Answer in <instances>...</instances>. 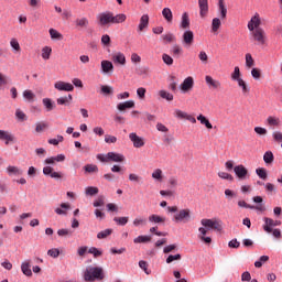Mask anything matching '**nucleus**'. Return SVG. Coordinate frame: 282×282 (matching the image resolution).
Here are the masks:
<instances>
[{"label":"nucleus","instance_id":"obj_7","mask_svg":"<svg viewBox=\"0 0 282 282\" xmlns=\"http://www.w3.org/2000/svg\"><path fill=\"white\" fill-rule=\"evenodd\" d=\"M247 28L249 32L261 30V15H259V13H254V15L248 22Z\"/></svg>","mask_w":282,"mask_h":282},{"label":"nucleus","instance_id":"obj_2","mask_svg":"<svg viewBox=\"0 0 282 282\" xmlns=\"http://www.w3.org/2000/svg\"><path fill=\"white\" fill-rule=\"evenodd\" d=\"M105 279V270L102 267H88L84 271V281L94 282L102 281Z\"/></svg>","mask_w":282,"mask_h":282},{"label":"nucleus","instance_id":"obj_5","mask_svg":"<svg viewBox=\"0 0 282 282\" xmlns=\"http://www.w3.org/2000/svg\"><path fill=\"white\" fill-rule=\"evenodd\" d=\"M173 221L175 224H188V221H191V209H180L176 214H174Z\"/></svg>","mask_w":282,"mask_h":282},{"label":"nucleus","instance_id":"obj_20","mask_svg":"<svg viewBox=\"0 0 282 282\" xmlns=\"http://www.w3.org/2000/svg\"><path fill=\"white\" fill-rule=\"evenodd\" d=\"M149 28V14H143L140 19V23L138 26L139 32H144Z\"/></svg>","mask_w":282,"mask_h":282},{"label":"nucleus","instance_id":"obj_64","mask_svg":"<svg viewBox=\"0 0 282 282\" xmlns=\"http://www.w3.org/2000/svg\"><path fill=\"white\" fill-rule=\"evenodd\" d=\"M58 237H69L72 236V230L69 229H59L57 231Z\"/></svg>","mask_w":282,"mask_h":282},{"label":"nucleus","instance_id":"obj_57","mask_svg":"<svg viewBox=\"0 0 282 282\" xmlns=\"http://www.w3.org/2000/svg\"><path fill=\"white\" fill-rule=\"evenodd\" d=\"M47 254L53 259H58V257L61 256V250H58L57 248H53L47 251Z\"/></svg>","mask_w":282,"mask_h":282},{"label":"nucleus","instance_id":"obj_44","mask_svg":"<svg viewBox=\"0 0 282 282\" xmlns=\"http://www.w3.org/2000/svg\"><path fill=\"white\" fill-rule=\"evenodd\" d=\"M151 241V236H138L134 238V243H149Z\"/></svg>","mask_w":282,"mask_h":282},{"label":"nucleus","instance_id":"obj_21","mask_svg":"<svg viewBox=\"0 0 282 282\" xmlns=\"http://www.w3.org/2000/svg\"><path fill=\"white\" fill-rule=\"evenodd\" d=\"M133 107H135V101L128 100V101L118 104L117 109L119 111H126V109H133Z\"/></svg>","mask_w":282,"mask_h":282},{"label":"nucleus","instance_id":"obj_27","mask_svg":"<svg viewBox=\"0 0 282 282\" xmlns=\"http://www.w3.org/2000/svg\"><path fill=\"white\" fill-rule=\"evenodd\" d=\"M76 28L86 29L89 28V19L87 18H78L75 20Z\"/></svg>","mask_w":282,"mask_h":282},{"label":"nucleus","instance_id":"obj_8","mask_svg":"<svg viewBox=\"0 0 282 282\" xmlns=\"http://www.w3.org/2000/svg\"><path fill=\"white\" fill-rule=\"evenodd\" d=\"M234 173H236V176L238 177V180H248V177H250V173L248 172V169H246V166L243 165H236L234 167Z\"/></svg>","mask_w":282,"mask_h":282},{"label":"nucleus","instance_id":"obj_10","mask_svg":"<svg viewBox=\"0 0 282 282\" xmlns=\"http://www.w3.org/2000/svg\"><path fill=\"white\" fill-rule=\"evenodd\" d=\"M131 142L133 143L134 149H142L144 147V139L139 137L135 132L129 134Z\"/></svg>","mask_w":282,"mask_h":282},{"label":"nucleus","instance_id":"obj_29","mask_svg":"<svg viewBox=\"0 0 282 282\" xmlns=\"http://www.w3.org/2000/svg\"><path fill=\"white\" fill-rule=\"evenodd\" d=\"M8 175H23V170L19 169L18 166L9 165L7 167Z\"/></svg>","mask_w":282,"mask_h":282},{"label":"nucleus","instance_id":"obj_35","mask_svg":"<svg viewBox=\"0 0 282 282\" xmlns=\"http://www.w3.org/2000/svg\"><path fill=\"white\" fill-rule=\"evenodd\" d=\"M197 120L200 121V124H204L206 129H213V123H210V121L204 117V115H199Z\"/></svg>","mask_w":282,"mask_h":282},{"label":"nucleus","instance_id":"obj_59","mask_svg":"<svg viewBox=\"0 0 282 282\" xmlns=\"http://www.w3.org/2000/svg\"><path fill=\"white\" fill-rule=\"evenodd\" d=\"M267 261H270V257L262 256V257H260L259 261L254 262V265H256V268H261L263 265V263H267Z\"/></svg>","mask_w":282,"mask_h":282},{"label":"nucleus","instance_id":"obj_62","mask_svg":"<svg viewBox=\"0 0 282 282\" xmlns=\"http://www.w3.org/2000/svg\"><path fill=\"white\" fill-rule=\"evenodd\" d=\"M86 195H90V197H93V195H98V187H94V186L86 187Z\"/></svg>","mask_w":282,"mask_h":282},{"label":"nucleus","instance_id":"obj_54","mask_svg":"<svg viewBox=\"0 0 282 282\" xmlns=\"http://www.w3.org/2000/svg\"><path fill=\"white\" fill-rule=\"evenodd\" d=\"M218 177H220L221 180H227L228 182L235 181V177L231 176V174H229L228 172H218Z\"/></svg>","mask_w":282,"mask_h":282},{"label":"nucleus","instance_id":"obj_12","mask_svg":"<svg viewBox=\"0 0 282 282\" xmlns=\"http://www.w3.org/2000/svg\"><path fill=\"white\" fill-rule=\"evenodd\" d=\"M194 85H195V80L193 79V77H186L181 84V91L186 94L191 91V89H193Z\"/></svg>","mask_w":282,"mask_h":282},{"label":"nucleus","instance_id":"obj_58","mask_svg":"<svg viewBox=\"0 0 282 282\" xmlns=\"http://www.w3.org/2000/svg\"><path fill=\"white\" fill-rule=\"evenodd\" d=\"M84 170L86 173H98V165L87 164L85 165Z\"/></svg>","mask_w":282,"mask_h":282},{"label":"nucleus","instance_id":"obj_6","mask_svg":"<svg viewBox=\"0 0 282 282\" xmlns=\"http://www.w3.org/2000/svg\"><path fill=\"white\" fill-rule=\"evenodd\" d=\"M97 21L98 25H100L101 28L110 25V23H112V12L106 11L97 14Z\"/></svg>","mask_w":282,"mask_h":282},{"label":"nucleus","instance_id":"obj_32","mask_svg":"<svg viewBox=\"0 0 282 282\" xmlns=\"http://www.w3.org/2000/svg\"><path fill=\"white\" fill-rule=\"evenodd\" d=\"M159 96L163 100H167V102H172L173 100V94L169 93L167 90H159Z\"/></svg>","mask_w":282,"mask_h":282},{"label":"nucleus","instance_id":"obj_45","mask_svg":"<svg viewBox=\"0 0 282 282\" xmlns=\"http://www.w3.org/2000/svg\"><path fill=\"white\" fill-rule=\"evenodd\" d=\"M221 28V20L219 18H214L212 21V32H217Z\"/></svg>","mask_w":282,"mask_h":282},{"label":"nucleus","instance_id":"obj_49","mask_svg":"<svg viewBox=\"0 0 282 282\" xmlns=\"http://www.w3.org/2000/svg\"><path fill=\"white\" fill-rule=\"evenodd\" d=\"M10 46L12 47V50H14V52H21V44H19V40H17L14 37L11 39Z\"/></svg>","mask_w":282,"mask_h":282},{"label":"nucleus","instance_id":"obj_53","mask_svg":"<svg viewBox=\"0 0 282 282\" xmlns=\"http://www.w3.org/2000/svg\"><path fill=\"white\" fill-rule=\"evenodd\" d=\"M236 83H238V87L242 89V94H248V91H250V89L248 88V84H246L242 78L238 79Z\"/></svg>","mask_w":282,"mask_h":282},{"label":"nucleus","instance_id":"obj_52","mask_svg":"<svg viewBox=\"0 0 282 282\" xmlns=\"http://www.w3.org/2000/svg\"><path fill=\"white\" fill-rule=\"evenodd\" d=\"M246 67L250 69V67H254V58H252V54H246Z\"/></svg>","mask_w":282,"mask_h":282},{"label":"nucleus","instance_id":"obj_24","mask_svg":"<svg viewBox=\"0 0 282 282\" xmlns=\"http://www.w3.org/2000/svg\"><path fill=\"white\" fill-rule=\"evenodd\" d=\"M268 127H281V119L279 117L269 116L267 118Z\"/></svg>","mask_w":282,"mask_h":282},{"label":"nucleus","instance_id":"obj_38","mask_svg":"<svg viewBox=\"0 0 282 282\" xmlns=\"http://www.w3.org/2000/svg\"><path fill=\"white\" fill-rule=\"evenodd\" d=\"M42 102H43V105H44L46 111H53V109H55V107H56V106L52 102V99H50V98H44V99L42 100Z\"/></svg>","mask_w":282,"mask_h":282},{"label":"nucleus","instance_id":"obj_23","mask_svg":"<svg viewBox=\"0 0 282 282\" xmlns=\"http://www.w3.org/2000/svg\"><path fill=\"white\" fill-rule=\"evenodd\" d=\"M152 177L155 182L162 184V182H164V172L161 169H155L152 172Z\"/></svg>","mask_w":282,"mask_h":282},{"label":"nucleus","instance_id":"obj_36","mask_svg":"<svg viewBox=\"0 0 282 282\" xmlns=\"http://www.w3.org/2000/svg\"><path fill=\"white\" fill-rule=\"evenodd\" d=\"M110 235H113V229H105L97 234V239H107Z\"/></svg>","mask_w":282,"mask_h":282},{"label":"nucleus","instance_id":"obj_28","mask_svg":"<svg viewBox=\"0 0 282 282\" xmlns=\"http://www.w3.org/2000/svg\"><path fill=\"white\" fill-rule=\"evenodd\" d=\"M149 221L151 224H164V221H166V218L156 214H152L149 216Z\"/></svg>","mask_w":282,"mask_h":282},{"label":"nucleus","instance_id":"obj_46","mask_svg":"<svg viewBox=\"0 0 282 282\" xmlns=\"http://www.w3.org/2000/svg\"><path fill=\"white\" fill-rule=\"evenodd\" d=\"M161 39L165 43H173L175 41V35L173 33H166L161 35Z\"/></svg>","mask_w":282,"mask_h":282},{"label":"nucleus","instance_id":"obj_18","mask_svg":"<svg viewBox=\"0 0 282 282\" xmlns=\"http://www.w3.org/2000/svg\"><path fill=\"white\" fill-rule=\"evenodd\" d=\"M101 72L102 74H111L113 72V63L107 59L101 61Z\"/></svg>","mask_w":282,"mask_h":282},{"label":"nucleus","instance_id":"obj_40","mask_svg":"<svg viewBox=\"0 0 282 282\" xmlns=\"http://www.w3.org/2000/svg\"><path fill=\"white\" fill-rule=\"evenodd\" d=\"M15 118H17V120H19V122H25V120H28V115H25V112H23V110L17 109Z\"/></svg>","mask_w":282,"mask_h":282},{"label":"nucleus","instance_id":"obj_63","mask_svg":"<svg viewBox=\"0 0 282 282\" xmlns=\"http://www.w3.org/2000/svg\"><path fill=\"white\" fill-rule=\"evenodd\" d=\"M162 61L165 63V65H173V57L166 53L162 55Z\"/></svg>","mask_w":282,"mask_h":282},{"label":"nucleus","instance_id":"obj_31","mask_svg":"<svg viewBox=\"0 0 282 282\" xmlns=\"http://www.w3.org/2000/svg\"><path fill=\"white\" fill-rule=\"evenodd\" d=\"M67 210H69V204L62 203L61 207L55 209L56 215H67Z\"/></svg>","mask_w":282,"mask_h":282},{"label":"nucleus","instance_id":"obj_34","mask_svg":"<svg viewBox=\"0 0 282 282\" xmlns=\"http://www.w3.org/2000/svg\"><path fill=\"white\" fill-rule=\"evenodd\" d=\"M48 33H50L51 39H53L54 41L63 40V34H61V32L56 31V29H50Z\"/></svg>","mask_w":282,"mask_h":282},{"label":"nucleus","instance_id":"obj_22","mask_svg":"<svg viewBox=\"0 0 282 282\" xmlns=\"http://www.w3.org/2000/svg\"><path fill=\"white\" fill-rule=\"evenodd\" d=\"M31 268L32 265L30 264V260L22 262L21 264L22 274H24V276H32Z\"/></svg>","mask_w":282,"mask_h":282},{"label":"nucleus","instance_id":"obj_25","mask_svg":"<svg viewBox=\"0 0 282 282\" xmlns=\"http://www.w3.org/2000/svg\"><path fill=\"white\" fill-rule=\"evenodd\" d=\"M181 28L182 30H188L191 28V19L186 12L182 14Z\"/></svg>","mask_w":282,"mask_h":282},{"label":"nucleus","instance_id":"obj_26","mask_svg":"<svg viewBox=\"0 0 282 282\" xmlns=\"http://www.w3.org/2000/svg\"><path fill=\"white\" fill-rule=\"evenodd\" d=\"M162 17L165 19L166 23H173V11H171V8H164L162 10Z\"/></svg>","mask_w":282,"mask_h":282},{"label":"nucleus","instance_id":"obj_3","mask_svg":"<svg viewBox=\"0 0 282 282\" xmlns=\"http://www.w3.org/2000/svg\"><path fill=\"white\" fill-rule=\"evenodd\" d=\"M97 160L99 162L109 163V162H117L122 163L124 162V154H120L118 152H108L107 154H98Z\"/></svg>","mask_w":282,"mask_h":282},{"label":"nucleus","instance_id":"obj_37","mask_svg":"<svg viewBox=\"0 0 282 282\" xmlns=\"http://www.w3.org/2000/svg\"><path fill=\"white\" fill-rule=\"evenodd\" d=\"M171 54L172 56L180 58V56H182V46L177 44L173 45L171 48Z\"/></svg>","mask_w":282,"mask_h":282},{"label":"nucleus","instance_id":"obj_61","mask_svg":"<svg viewBox=\"0 0 282 282\" xmlns=\"http://www.w3.org/2000/svg\"><path fill=\"white\" fill-rule=\"evenodd\" d=\"M137 95L139 96L140 100H144V98H147V88L144 87L138 88Z\"/></svg>","mask_w":282,"mask_h":282},{"label":"nucleus","instance_id":"obj_19","mask_svg":"<svg viewBox=\"0 0 282 282\" xmlns=\"http://www.w3.org/2000/svg\"><path fill=\"white\" fill-rule=\"evenodd\" d=\"M0 140H4V144H10V142H14V135L6 130H0Z\"/></svg>","mask_w":282,"mask_h":282},{"label":"nucleus","instance_id":"obj_16","mask_svg":"<svg viewBox=\"0 0 282 282\" xmlns=\"http://www.w3.org/2000/svg\"><path fill=\"white\" fill-rule=\"evenodd\" d=\"M199 15L202 19H206L208 15V0H198Z\"/></svg>","mask_w":282,"mask_h":282},{"label":"nucleus","instance_id":"obj_41","mask_svg":"<svg viewBox=\"0 0 282 282\" xmlns=\"http://www.w3.org/2000/svg\"><path fill=\"white\" fill-rule=\"evenodd\" d=\"M50 56H52V47L45 46L42 48V58L44 61H50Z\"/></svg>","mask_w":282,"mask_h":282},{"label":"nucleus","instance_id":"obj_4","mask_svg":"<svg viewBox=\"0 0 282 282\" xmlns=\"http://www.w3.org/2000/svg\"><path fill=\"white\" fill-rule=\"evenodd\" d=\"M250 32V41L256 43V45H265V43H268V35L265 34V30L256 29L254 31Z\"/></svg>","mask_w":282,"mask_h":282},{"label":"nucleus","instance_id":"obj_15","mask_svg":"<svg viewBox=\"0 0 282 282\" xmlns=\"http://www.w3.org/2000/svg\"><path fill=\"white\" fill-rule=\"evenodd\" d=\"M111 61L112 63H115V65H127V57L121 52L115 53L111 56Z\"/></svg>","mask_w":282,"mask_h":282},{"label":"nucleus","instance_id":"obj_55","mask_svg":"<svg viewBox=\"0 0 282 282\" xmlns=\"http://www.w3.org/2000/svg\"><path fill=\"white\" fill-rule=\"evenodd\" d=\"M256 173L260 177V180H268V171H265V169L263 167L257 169Z\"/></svg>","mask_w":282,"mask_h":282},{"label":"nucleus","instance_id":"obj_48","mask_svg":"<svg viewBox=\"0 0 282 282\" xmlns=\"http://www.w3.org/2000/svg\"><path fill=\"white\" fill-rule=\"evenodd\" d=\"M72 100H73L72 95H68L67 97H59L57 98V105H69Z\"/></svg>","mask_w":282,"mask_h":282},{"label":"nucleus","instance_id":"obj_43","mask_svg":"<svg viewBox=\"0 0 282 282\" xmlns=\"http://www.w3.org/2000/svg\"><path fill=\"white\" fill-rule=\"evenodd\" d=\"M50 126L47 124V122H37L35 124V132L36 133H43V131H45V129H47Z\"/></svg>","mask_w":282,"mask_h":282},{"label":"nucleus","instance_id":"obj_9","mask_svg":"<svg viewBox=\"0 0 282 282\" xmlns=\"http://www.w3.org/2000/svg\"><path fill=\"white\" fill-rule=\"evenodd\" d=\"M263 221H264V225H263L264 232H272V228L276 226H281V220H274L269 217H264Z\"/></svg>","mask_w":282,"mask_h":282},{"label":"nucleus","instance_id":"obj_14","mask_svg":"<svg viewBox=\"0 0 282 282\" xmlns=\"http://www.w3.org/2000/svg\"><path fill=\"white\" fill-rule=\"evenodd\" d=\"M205 83L209 89H221V82L214 79L210 75L205 76Z\"/></svg>","mask_w":282,"mask_h":282},{"label":"nucleus","instance_id":"obj_13","mask_svg":"<svg viewBox=\"0 0 282 282\" xmlns=\"http://www.w3.org/2000/svg\"><path fill=\"white\" fill-rule=\"evenodd\" d=\"M43 174L48 175L52 180H62L63 174L61 172H54V167L45 166L43 167Z\"/></svg>","mask_w":282,"mask_h":282},{"label":"nucleus","instance_id":"obj_56","mask_svg":"<svg viewBox=\"0 0 282 282\" xmlns=\"http://www.w3.org/2000/svg\"><path fill=\"white\" fill-rule=\"evenodd\" d=\"M23 98H25V100H29V101L32 102V100H34V98H36V95H34L32 93V90L26 89V90L23 91Z\"/></svg>","mask_w":282,"mask_h":282},{"label":"nucleus","instance_id":"obj_1","mask_svg":"<svg viewBox=\"0 0 282 282\" xmlns=\"http://www.w3.org/2000/svg\"><path fill=\"white\" fill-rule=\"evenodd\" d=\"M200 224L203 227L198 228V239L209 246V243H213L212 237H206L208 235V230H215L216 232H221L224 230V223L219 218H203L200 220Z\"/></svg>","mask_w":282,"mask_h":282},{"label":"nucleus","instance_id":"obj_11","mask_svg":"<svg viewBox=\"0 0 282 282\" xmlns=\"http://www.w3.org/2000/svg\"><path fill=\"white\" fill-rule=\"evenodd\" d=\"M54 87L57 89V91H74V85L62 80L56 82Z\"/></svg>","mask_w":282,"mask_h":282},{"label":"nucleus","instance_id":"obj_30","mask_svg":"<svg viewBox=\"0 0 282 282\" xmlns=\"http://www.w3.org/2000/svg\"><path fill=\"white\" fill-rule=\"evenodd\" d=\"M124 21H127V15L124 13H119L117 15H113L112 13V24L124 23Z\"/></svg>","mask_w":282,"mask_h":282},{"label":"nucleus","instance_id":"obj_60","mask_svg":"<svg viewBox=\"0 0 282 282\" xmlns=\"http://www.w3.org/2000/svg\"><path fill=\"white\" fill-rule=\"evenodd\" d=\"M9 84H10V77L3 75V73H0V87H3Z\"/></svg>","mask_w":282,"mask_h":282},{"label":"nucleus","instance_id":"obj_17","mask_svg":"<svg viewBox=\"0 0 282 282\" xmlns=\"http://www.w3.org/2000/svg\"><path fill=\"white\" fill-rule=\"evenodd\" d=\"M193 41H195V34L193 33V31H185L183 33L184 45H187L188 47H191V45H193Z\"/></svg>","mask_w":282,"mask_h":282},{"label":"nucleus","instance_id":"obj_50","mask_svg":"<svg viewBox=\"0 0 282 282\" xmlns=\"http://www.w3.org/2000/svg\"><path fill=\"white\" fill-rule=\"evenodd\" d=\"M113 221H116L118 226H127V224H129V217H115Z\"/></svg>","mask_w":282,"mask_h":282},{"label":"nucleus","instance_id":"obj_39","mask_svg":"<svg viewBox=\"0 0 282 282\" xmlns=\"http://www.w3.org/2000/svg\"><path fill=\"white\" fill-rule=\"evenodd\" d=\"M100 91L104 96H113V87L111 86L102 85Z\"/></svg>","mask_w":282,"mask_h":282},{"label":"nucleus","instance_id":"obj_42","mask_svg":"<svg viewBox=\"0 0 282 282\" xmlns=\"http://www.w3.org/2000/svg\"><path fill=\"white\" fill-rule=\"evenodd\" d=\"M263 161L267 164H272L274 162V154L272 153V151H267L263 155Z\"/></svg>","mask_w":282,"mask_h":282},{"label":"nucleus","instance_id":"obj_51","mask_svg":"<svg viewBox=\"0 0 282 282\" xmlns=\"http://www.w3.org/2000/svg\"><path fill=\"white\" fill-rule=\"evenodd\" d=\"M133 226L135 228L140 227V226H147V218H142V217H137L133 220Z\"/></svg>","mask_w":282,"mask_h":282},{"label":"nucleus","instance_id":"obj_33","mask_svg":"<svg viewBox=\"0 0 282 282\" xmlns=\"http://www.w3.org/2000/svg\"><path fill=\"white\" fill-rule=\"evenodd\" d=\"M218 10L220 12V18L226 19V14H228V9H226V4H224V0H218Z\"/></svg>","mask_w":282,"mask_h":282},{"label":"nucleus","instance_id":"obj_47","mask_svg":"<svg viewBox=\"0 0 282 282\" xmlns=\"http://www.w3.org/2000/svg\"><path fill=\"white\" fill-rule=\"evenodd\" d=\"M231 80H241V70L239 69V66H236L234 68V72L231 74Z\"/></svg>","mask_w":282,"mask_h":282}]
</instances>
